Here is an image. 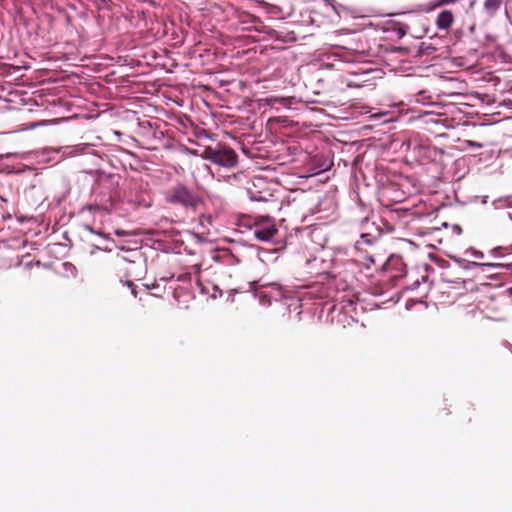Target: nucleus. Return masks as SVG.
Returning a JSON list of instances; mask_svg holds the SVG:
<instances>
[{
    "mask_svg": "<svg viewBox=\"0 0 512 512\" xmlns=\"http://www.w3.org/2000/svg\"><path fill=\"white\" fill-rule=\"evenodd\" d=\"M201 157L225 168H234L238 163V155L236 152L225 144H218L215 147H205L201 153Z\"/></svg>",
    "mask_w": 512,
    "mask_h": 512,
    "instance_id": "nucleus-1",
    "label": "nucleus"
},
{
    "mask_svg": "<svg viewBox=\"0 0 512 512\" xmlns=\"http://www.w3.org/2000/svg\"><path fill=\"white\" fill-rule=\"evenodd\" d=\"M166 201L185 208H196L201 203L199 196L183 184H177L169 189Z\"/></svg>",
    "mask_w": 512,
    "mask_h": 512,
    "instance_id": "nucleus-2",
    "label": "nucleus"
},
{
    "mask_svg": "<svg viewBox=\"0 0 512 512\" xmlns=\"http://www.w3.org/2000/svg\"><path fill=\"white\" fill-rule=\"evenodd\" d=\"M252 221V233L259 241H270L278 233L275 219L270 216L256 215L252 218Z\"/></svg>",
    "mask_w": 512,
    "mask_h": 512,
    "instance_id": "nucleus-3",
    "label": "nucleus"
},
{
    "mask_svg": "<svg viewBox=\"0 0 512 512\" xmlns=\"http://www.w3.org/2000/svg\"><path fill=\"white\" fill-rule=\"evenodd\" d=\"M460 13V9H446L442 10L436 19V26L440 30H448L454 21V16Z\"/></svg>",
    "mask_w": 512,
    "mask_h": 512,
    "instance_id": "nucleus-4",
    "label": "nucleus"
},
{
    "mask_svg": "<svg viewBox=\"0 0 512 512\" xmlns=\"http://www.w3.org/2000/svg\"><path fill=\"white\" fill-rule=\"evenodd\" d=\"M449 4H454L455 5L454 8H457V9L462 8L465 12H468L470 9H472V7L474 5V1L473 0H438L436 7L449 5Z\"/></svg>",
    "mask_w": 512,
    "mask_h": 512,
    "instance_id": "nucleus-5",
    "label": "nucleus"
},
{
    "mask_svg": "<svg viewBox=\"0 0 512 512\" xmlns=\"http://www.w3.org/2000/svg\"><path fill=\"white\" fill-rule=\"evenodd\" d=\"M502 0H485L483 7L486 13L490 16L494 15L500 8Z\"/></svg>",
    "mask_w": 512,
    "mask_h": 512,
    "instance_id": "nucleus-6",
    "label": "nucleus"
},
{
    "mask_svg": "<svg viewBox=\"0 0 512 512\" xmlns=\"http://www.w3.org/2000/svg\"><path fill=\"white\" fill-rule=\"evenodd\" d=\"M375 240H376V238L372 237L370 234L363 233V234H361L360 239L358 241H356L355 248L357 250H362V246L364 244L372 245L375 242Z\"/></svg>",
    "mask_w": 512,
    "mask_h": 512,
    "instance_id": "nucleus-7",
    "label": "nucleus"
},
{
    "mask_svg": "<svg viewBox=\"0 0 512 512\" xmlns=\"http://www.w3.org/2000/svg\"><path fill=\"white\" fill-rule=\"evenodd\" d=\"M475 265L477 266H489V267H502V268H506L508 270H512V263H498V264H490V263H483V264H478V263H474Z\"/></svg>",
    "mask_w": 512,
    "mask_h": 512,
    "instance_id": "nucleus-8",
    "label": "nucleus"
},
{
    "mask_svg": "<svg viewBox=\"0 0 512 512\" xmlns=\"http://www.w3.org/2000/svg\"><path fill=\"white\" fill-rule=\"evenodd\" d=\"M467 144H468V146H470V147H477V148H481V147H482V144L477 143V142H475V141H471V140H468V141H467Z\"/></svg>",
    "mask_w": 512,
    "mask_h": 512,
    "instance_id": "nucleus-9",
    "label": "nucleus"
},
{
    "mask_svg": "<svg viewBox=\"0 0 512 512\" xmlns=\"http://www.w3.org/2000/svg\"><path fill=\"white\" fill-rule=\"evenodd\" d=\"M503 250L502 247H498L496 249H494V253L498 254V255H502L501 251Z\"/></svg>",
    "mask_w": 512,
    "mask_h": 512,
    "instance_id": "nucleus-10",
    "label": "nucleus"
},
{
    "mask_svg": "<svg viewBox=\"0 0 512 512\" xmlns=\"http://www.w3.org/2000/svg\"><path fill=\"white\" fill-rule=\"evenodd\" d=\"M474 255H475V257H477V258H482V257H483V253H482V252H480V251H475V252H474Z\"/></svg>",
    "mask_w": 512,
    "mask_h": 512,
    "instance_id": "nucleus-11",
    "label": "nucleus"
},
{
    "mask_svg": "<svg viewBox=\"0 0 512 512\" xmlns=\"http://www.w3.org/2000/svg\"><path fill=\"white\" fill-rule=\"evenodd\" d=\"M445 410V414L446 415H449L450 414V411L448 409H444Z\"/></svg>",
    "mask_w": 512,
    "mask_h": 512,
    "instance_id": "nucleus-12",
    "label": "nucleus"
}]
</instances>
